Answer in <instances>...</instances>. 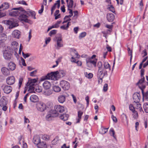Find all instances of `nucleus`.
I'll use <instances>...</instances> for the list:
<instances>
[{
  "label": "nucleus",
  "mask_w": 148,
  "mask_h": 148,
  "mask_svg": "<svg viewBox=\"0 0 148 148\" xmlns=\"http://www.w3.org/2000/svg\"><path fill=\"white\" fill-rule=\"evenodd\" d=\"M37 82V80L35 79H29L26 84V86H28L29 85H35V83Z\"/></svg>",
  "instance_id": "obj_20"
},
{
  "label": "nucleus",
  "mask_w": 148,
  "mask_h": 148,
  "mask_svg": "<svg viewBox=\"0 0 148 148\" xmlns=\"http://www.w3.org/2000/svg\"><path fill=\"white\" fill-rule=\"evenodd\" d=\"M15 79L13 76L9 77L6 79L7 84L9 85L13 84L15 82Z\"/></svg>",
  "instance_id": "obj_12"
},
{
  "label": "nucleus",
  "mask_w": 148,
  "mask_h": 148,
  "mask_svg": "<svg viewBox=\"0 0 148 148\" xmlns=\"http://www.w3.org/2000/svg\"><path fill=\"white\" fill-rule=\"evenodd\" d=\"M44 6L43 4H42L41 6V9L38 11V13L41 14L43 12L44 10Z\"/></svg>",
  "instance_id": "obj_61"
},
{
  "label": "nucleus",
  "mask_w": 148,
  "mask_h": 148,
  "mask_svg": "<svg viewBox=\"0 0 148 148\" xmlns=\"http://www.w3.org/2000/svg\"><path fill=\"white\" fill-rule=\"evenodd\" d=\"M86 35V33L84 32L81 33L79 36V39H81L82 38L85 37Z\"/></svg>",
  "instance_id": "obj_51"
},
{
  "label": "nucleus",
  "mask_w": 148,
  "mask_h": 148,
  "mask_svg": "<svg viewBox=\"0 0 148 148\" xmlns=\"http://www.w3.org/2000/svg\"><path fill=\"white\" fill-rule=\"evenodd\" d=\"M145 77H141V79H140L138 82L136 83V85L137 86H138L139 87V86H142L143 85H141V86H140V85H141L145 81Z\"/></svg>",
  "instance_id": "obj_31"
},
{
  "label": "nucleus",
  "mask_w": 148,
  "mask_h": 148,
  "mask_svg": "<svg viewBox=\"0 0 148 148\" xmlns=\"http://www.w3.org/2000/svg\"><path fill=\"white\" fill-rule=\"evenodd\" d=\"M23 11L25 12H23L22 13H20L19 15V19L21 21H23L26 23H29V21H31L28 19V16L27 15L29 16H30V15L29 14V10L26 11L23 9Z\"/></svg>",
  "instance_id": "obj_3"
},
{
  "label": "nucleus",
  "mask_w": 148,
  "mask_h": 148,
  "mask_svg": "<svg viewBox=\"0 0 148 148\" xmlns=\"http://www.w3.org/2000/svg\"><path fill=\"white\" fill-rule=\"evenodd\" d=\"M9 7V5L8 2H4L3 3L1 6H0V9L3 8V10H6L8 9Z\"/></svg>",
  "instance_id": "obj_25"
},
{
  "label": "nucleus",
  "mask_w": 148,
  "mask_h": 148,
  "mask_svg": "<svg viewBox=\"0 0 148 148\" xmlns=\"http://www.w3.org/2000/svg\"><path fill=\"white\" fill-rule=\"evenodd\" d=\"M83 112L79 110L78 112V118L77 119V123H79L80 122L81 119V116Z\"/></svg>",
  "instance_id": "obj_29"
},
{
  "label": "nucleus",
  "mask_w": 148,
  "mask_h": 148,
  "mask_svg": "<svg viewBox=\"0 0 148 148\" xmlns=\"http://www.w3.org/2000/svg\"><path fill=\"white\" fill-rule=\"evenodd\" d=\"M129 109L130 110L132 111V112H134V111H135V108L132 104L130 105L129 106Z\"/></svg>",
  "instance_id": "obj_60"
},
{
  "label": "nucleus",
  "mask_w": 148,
  "mask_h": 148,
  "mask_svg": "<svg viewBox=\"0 0 148 148\" xmlns=\"http://www.w3.org/2000/svg\"><path fill=\"white\" fill-rule=\"evenodd\" d=\"M108 9L113 13H115V9L112 5H110V7L108 8Z\"/></svg>",
  "instance_id": "obj_44"
},
{
  "label": "nucleus",
  "mask_w": 148,
  "mask_h": 148,
  "mask_svg": "<svg viewBox=\"0 0 148 148\" xmlns=\"http://www.w3.org/2000/svg\"><path fill=\"white\" fill-rule=\"evenodd\" d=\"M60 84L61 87L64 90H68L70 88L69 83L65 80H62L60 82Z\"/></svg>",
  "instance_id": "obj_5"
},
{
  "label": "nucleus",
  "mask_w": 148,
  "mask_h": 148,
  "mask_svg": "<svg viewBox=\"0 0 148 148\" xmlns=\"http://www.w3.org/2000/svg\"><path fill=\"white\" fill-rule=\"evenodd\" d=\"M66 96L65 94L59 96L58 99L59 102L61 103H64L65 100Z\"/></svg>",
  "instance_id": "obj_22"
},
{
  "label": "nucleus",
  "mask_w": 148,
  "mask_h": 148,
  "mask_svg": "<svg viewBox=\"0 0 148 148\" xmlns=\"http://www.w3.org/2000/svg\"><path fill=\"white\" fill-rule=\"evenodd\" d=\"M111 118H112L113 121L115 123H116L117 121V120L115 116H114V115H112L111 116Z\"/></svg>",
  "instance_id": "obj_64"
},
{
  "label": "nucleus",
  "mask_w": 148,
  "mask_h": 148,
  "mask_svg": "<svg viewBox=\"0 0 148 148\" xmlns=\"http://www.w3.org/2000/svg\"><path fill=\"white\" fill-rule=\"evenodd\" d=\"M7 37L6 34L4 33H2L0 35V38H1V39H3V40H6Z\"/></svg>",
  "instance_id": "obj_45"
},
{
  "label": "nucleus",
  "mask_w": 148,
  "mask_h": 148,
  "mask_svg": "<svg viewBox=\"0 0 148 148\" xmlns=\"http://www.w3.org/2000/svg\"><path fill=\"white\" fill-rule=\"evenodd\" d=\"M127 50L130 56V62H131L132 57V50H131L129 47H127Z\"/></svg>",
  "instance_id": "obj_37"
},
{
  "label": "nucleus",
  "mask_w": 148,
  "mask_h": 148,
  "mask_svg": "<svg viewBox=\"0 0 148 148\" xmlns=\"http://www.w3.org/2000/svg\"><path fill=\"white\" fill-rule=\"evenodd\" d=\"M37 70H35L30 73V75L31 76H35V75L37 73Z\"/></svg>",
  "instance_id": "obj_58"
},
{
  "label": "nucleus",
  "mask_w": 148,
  "mask_h": 148,
  "mask_svg": "<svg viewBox=\"0 0 148 148\" xmlns=\"http://www.w3.org/2000/svg\"><path fill=\"white\" fill-rule=\"evenodd\" d=\"M1 71L4 75L7 76L10 74V72L8 69L5 67H3L1 69Z\"/></svg>",
  "instance_id": "obj_21"
},
{
  "label": "nucleus",
  "mask_w": 148,
  "mask_h": 148,
  "mask_svg": "<svg viewBox=\"0 0 148 148\" xmlns=\"http://www.w3.org/2000/svg\"><path fill=\"white\" fill-rule=\"evenodd\" d=\"M104 68L105 69H109V70H110V65L108 62H105L104 64Z\"/></svg>",
  "instance_id": "obj_47"
},
{
  "label": "nucleus",
  "mask_w": 148,
  "mask_h": 148,
  "mask_svg": "<svg viewBox=\"0 0 148 148\" xmlns=\"http://www.w3.org/2000/svg\"><path fill=\"white\" fill-rule=\"evenodd\" d=\"M108 89V84H104L103 86V90L104 91H106Z\"/></svg>",
  "instance_id": "obj_57"
},
{
  "label": "nucleus",
  "mask_w": 148,
  "mask_h": 148,
  "mask_svg": "<svg viewBox=\"0 0 148 148\" xmlns=\"http://www.w3.org/2000/svg\"><path fill=\"white\" fill-rule=\"evenodd\" d=\"M25 12L23 11V9L22 7L13 8L11 11L9 12V15L12 16H19L20 13Z\"/></svg>",
  "instance_id": "obj_1"
},
{
  "label": "nucleus",
  "mask_w": 148,
  "mask_h": 148,
  "mask_svg": "<svg viewBox=\"0 0 148 148\" xmlns=\"http://www.w3.org/2000/svg\"><path fill=\"white\" fill-rule=\"evenodd\" d=\"M6 24L9 25V28L10 29H12L17 26V23H15L13 19H11L6 21Z\"/></svg>",
  "instance_id": "obj_9"
},
{
  "label": "nucleus",
  "mask_w": 148,
  "mask_h": 148,
  "mask_svg": "<svg viewBox=\"0 0 148 148\" xmlns=\"http://www.w3.org/2000/svg\"><path fill=\"white\" fill-rule=\"evenodd\" d=\"M61 21H57V23L54 25L51 26L53 28H57L59 27V24L61 23Z\"/></svg>",
  "instance_id": "obj_39"
},
{
  "label": "nucleus",
  "mask_w": 148,
  "mask_h": 148,
  "mask_svg": "<svg viewBox=\"0 0 148 148\" xmlns=\"http://www.w3.org/2000/svg\"><path fill=\"white\" fill-rule=\"evenodd\" d=\"M33 141L34 143L37 146L39 143L41 142L39 136L37 135L34 136Z\"/></svg>",
  "instance_id": "obj_17"
},
{
  "label": "nucleus",
  "mask_w": 148,
  "mask_h": 148,
  "mask_svg": "<svg viewBox=\"0 0 148 148\" xmlns=\"http://www.w3.org/2000/svg\"><path fill=\"white\" fill-rule=\"evenodd\" d=\"M11 45L12 46H16V47H18V43L16 41H13L11 43Z\"/></svg>",
  "instance_id": "obj_59"
},
{
  "label": "nucleus",
  "mask_w": 148,
  "mask_h": 148,
  "mask_svg": "<svg viewBox=\"0 0 148 148\" xmlns=\"http://www.w3.org/2000/svg\"><path fill=\"white\" fill-rule=\"evenodd\" d=\"M38 148H46V144L43 142H41L37 145Z\"/></svg>",
  "instance_id": "obj_28"
},
{
  "label": "nucleus",
  "mask_w": 148,
  "mask_h": 148,
  "mask_svg": "<svg viewBox=\"0 0 148 148\" xmlns=\"http://www.w3.org/2000/svg\"><path fill=\"white\" fill-rule=\"evenodd\" d=\"M42 138L46 140H48L49 139V136L48 135L44 134L42 136Z\"/></svg>",
  "instance_id": "obj_50"
},
{
  "label": "nucleus",
  "mask_w": 148,
  "mask_h": 148,
  "mask_svg": "<svg viewBox=\"0 0 148 148\" xmlns=\"http://www.w3.org/2000/svg\"><path fill=\"white\" fill-rule=\"evenodd\" d=\"M86 62L87 65L89 67H92V65L96 67L97 60L87 58L86 59Z\"/></svg>",
  "instance_id": "obj_8"
},
{
  "label": "nucleus",
  "mask_w": 148,
  "mask_h": 148,
  "mask_svg": "<svg viewBox=\"0 0 148 148\" xmlns=\"http://www.w3.org/2000/svg\"><path fill=\"white\" fill-rule=\"evenodd\" d=\"M103 69H101L100 70L98 69L97 74V78L101 77L102 76V75L103 74Z\"/></svg>",
  "instance_id": "obj_34"
},
{
  "label": "nucleus",
  "mask_w": 148,
  "mask_h": 148,
  "mask_svg": "<svg viewBox=\"0 0 148 148\" xmlns=\"http://www.w3.org/2000/svg\"><path fill=\"white\" fill-rule=\"evenodd\" d=\"M37 108L38 110L42 112L46 109V105L43 103H40L38 105Z\"/></svg>",
  "instance_id": "obj_13"
},
{
  "label": "nucleus",
  "mask_w": 148,
  "mask_h": 148,
  "mask_svg": "<svg viewBox=\"0 0 148 148\" xmlns=\"http://www.w3.org/2000/svg\"><path fill=\"white\" fill-rule=\"evenodd\" d=\"M22 54L23 57L24 58H27L28 57L31 55L29 53L25 54L23 52H22Z\"/></svg>",
  "instance_id": "obj_52"
},
{
  "label": "nucleus",
  "mask_w": 148,
  "mask_h": 148,
  "mask_svg": "<svg viewBox=\"0 0 148 148\" xmlns=\"http://www.w3.org/2000/svg\"><path fill=\"white\" fill-rule=\"evenodd\" d=\"M42 88L40 86H38V88H36L35 89L36 91L38 92H41L42 91Z\"/></svg>",
  "instance_id": "obj_54"
},
{
  "label": "nucleus",
  "mask_w": 148,
  "mask_h": 148,
  "mask_svg": "<svg viewBox=\"0 0 148 148\" xmlns=\"http://www.w3.org/2000/svg\"><path fill=\"white\" fill-rule=\"evenodd\" d=\"M35 85H29L28 86L29 87V90L28 91H29V92H32L35 89L34 86Z\"/></svg>",
  "instance_id": "obj_40"
},
{
  "label": "nucleus",
  "mask_w": 148,
  "mask_h": 148,
  "mask_svg": "<svg viewBox=\"0 0 148 148\" xmlns=\"http://www.w3.org/2000/svg\"><path fill=\"white\" fill-rule=\"evenodd\" d=\"M29 14H30V15H31L32 16H34V18L35 19L36 18L35 15H36V13H35V12L34 11H32V10H30L29 9Z\"/></svg>",
  "instance_id": "obj_43"
},
{
  "label": "nucleus",
  "mask_w": 148,
  "mask_h": 148,
  "mask_svg": "<svg viewBox=\"0 0 148 148\" xmlns=\"http://www.w3.org/2000/svg\"><path fill=\"white\" fill-rule=\"evenodd\" d=\"M56 72H57V75L58 74L60 77H63L65 76V73L64 72V71L63 70H60L59 71H57Z\"/></svg>",
  "instance_id": "obj_32"
},
{
  "label": "nucleus",
  "mask_w": 148,
  "mask_h": 148,
  "mask_svg": "<svg viewBox=\"0 0 148 148\" xmlns=\"http://www.w3.org/2000/svg\"><path fill=\"white\" fill-rule=\"evenodd\" d=\"M145 86H142V87L139 86V88L142 91L143 96V100L144 97H145L146 99H148V91H147L145 93L144 92L143 89L145 88Z\"/></svg>",
  "instance_id": "obj_14"
},
{
  "label": "nucleus",
  "mask_w": 148,
  "mask_h": 148,
  "mask_svg": "<svg viewBox=\"0 0 148 148\" xmlns=\"http://www.w3.org/2000/svg\"><path fill=\"white\" fill-rule=\"evenodd\" d=\"M133 118L135 119H137L138 118V112L136 111H134L133 112Z\"/></svg>",
  "instance_id": "obj_46"
},
{
  "label": "nucleus",
  "mask_w": 148,
  "mask_h": 148,
  "mask_svg": "<svg viewBox=\"0 0 148 148\" xmlns=\"http://www.w3.org/2000/svg\"><path fill=\"white\" fill-rule=\"evenodd\" d=\"M145 111L147 113H148V104L146 103H145L143 106Z\"/></svg>",
  "instance_id": "obj_41"
},
{
  "label": "nucleus",
  "mask_w": 148,
  "mask_h": 148,
  "mask_svg": "<svg viewBox=\"0 0 148 148\" xmlns=\"http://www.w3.org/2000/svg\"><path fill=\"white\" fill-rule=\"evenodd\" d=\"M103 75L102 76H103V77H104L105 76H107L108 74H107V71L106 70L104 69H103Z\"/></svg>",
  "instance_id": "obj_63"
},
{
  "label": "nucleus",
  "mask_w": 148,
  "mask_h": 148,
  "mask_svg": "<svg viewBox=\"0 0 148 148\" xmlns=\"http://www.w3.org/2000/svg\"><path fill=\"white\" fill-rule=\"evenodd\" d=\"M133 99L134 102L136 103H138L140 101L141 97L139 93L136 92L133 95Z\"/></svg>",
  "instance_id": "obj_10"
},
{
  "label": "nucleus",
  "mask_w": 148,
  "mask_h": 148,
  "mask_svg": "<svg viewBox=\"0 0 148 148\" xmlns=\"http://www.w3.org/2000/svg\"><path fill=\"white\" fill-rule=\"evenodd\" d=\"M12 35L14 38L18 39L21 36V32L18 30H15L13 32Z\"/></svg>",
  "instance_id": "obj_15"
},
{
  "label": "nucleus",
  "mask_w": 148,
  "mask_h": 148,
  "mask_svg": "<svg viewBox=\"0 0 148 148\" xmlns=\"http://www.w3.org/2000/svg\"><path fill=\"white\" fill-rule=\"evenodd\" d=\"M112 30V29H107L106 32H103L104 34H110Z\"/></svg>",
  "instance_id": "obj_53"
},
{
  "label": "nucleus",
  "mask_w": 148,
  "mask_h": 148,
  "mask_svg": "<svg viewBox=\"0 0 148 148\" xmlns=\"http://www.w3.org/2000/svg\"><path fill=\"white\" fill-rule=\"evenodd\" d=\"M85 99L86 101V106L87 107H88L89 104V97L88 96H87L85 98Z\"/></svg>",
  "instance_id": "obj_62"
},
{
  "label": "nucleus",
  "mask_w": 148,
  "mask_h": 148,
  "mask_svg": "<svg viewBox=\"0 0 148 148\" xmlns=\"http://www.w3.org/2000/svg\"><path fill=\"white\" fill-rule=\"evenodd\" d=\"M7 98L5 97H2L0 100V106H3L6 105L8 103Z\"/></svg>",
  "instance_id": "obj_16"
},
{
  "label": "nucleus",
  "mask_w": 148,
  "mask_h": 148,
  "mask_svg": "<svg viewBox=\"0 0 148 148\" xmlns=\"http://www.w3.org/2000/svg\"><path fill=\"white\" fill-rule=\"evenodd\" d=\"M54 110H53L55 112V113L57 114V116L59 115L58 112L62 113L64 110V108L63 106L60 105H56L54 107Z\"/></svg>",
  "instance_id": "obj_7"
},
{
  "label": "nucleus",
  "mask_w": 148,
  "mask_h": 148,
  "mask_svg": "<svg viewBox=\"0 0 148 148\" xmlns=\"http://www.w3.org/2000/svg\"><path fill=\"white\" fill-rule=\"evenodd\" d=\"M102 64L101 62H99L98 63V66L99 68V69L100 70L101 69H103L102 67Z\"/></svg>",
  "instance_id": "obj_55"
},
{
  "label": "nucleus",
  "mask_w": 148,
  "mask_h": 148,
  "mask_svg": "<svg viewBox=\"0 0 148 148\" xmlns=\"http://www.w3.org/2000/svg\"><path fill=\"white\" fill-rule=\"evenodd\" d=\"M58 137L56 136L55 138L52 141V145H55L57 143L58 141Z\"/></svg>",
  "instance_id": "obj_42"
},
{
  "label": "nucleus",
  "mask_w": 148,
  "mask_h": 148,
  "mask_svg": "<svg viewBox=\"0 0 148 148\" xmlns=\"http://www.w3.org/2000/svg\"><path fill=\"white\" fill-rule=\"evenodd\" d=\"M53 110H51L48 112L47 115L46 116V120L48 121H51L53 118L57 117V114Z\"/></svg>",
  "instance_id": "obj_4"
},
{
  "label": "nucleus",
  "mask_w": 148,
  "mask_h": 148,
  "mask_svg": "<svg viewBox=\"0 0 148 148\" xmlns=\"http://www.w3.org/2000/svg\"><path fill=\"white\" fill-rule=\"evenodd\" d=\"M53 89L54 91L56 92H59L61 91L60 88L58 86H55L53 87Z\"/></svg>",
  "instance_id": "obj_35"
},
{
  "label": "nucleus",
  "mask_w": 148,
  "mask_h": 148,
  "mask_svg": "<svg viewBox=\"0 0 148 148\" xmlns=\"http://www.w3.org/2000/svg\"><path fill=\"white\" fill-rule=\"evenodd\" d=\"M30 99L31 101L33 102H36L38 101V98L37 96L35 95H33L31 96Z\"/></svg>",
  "instance_id": "obj_23"
},
{
  "label": "nucleus",
  "mask_w": 148,
  "mask_h": 148,
  "mask_svg": "<svg viewBox=\"0 0 148 148\" xmlns=\"http://www.w3.org/2000/svg\"><path fill=\"white\" fill-rule=\"evenodd\" d=\"M69 116L68 114H64L61 115L60 118L64 121H66L68 119Z\"/></svg>",
  "instance_id": "obj_27"
},
{
  "label": "nucleus",
  "mask_w": 148,
  "mask_h": 148,
  "mask_svg": "<svg viewBox=\"0 0 148 148\" xmlns=\"http://www.w3.org/2000/svg\"><path fill=\"white\" fill-rule=\"evenodd\" d=\"M44 92L45 95L49 96L52 94V91L49 89H45Z\"/></svg>",
  "instance_id": "obj_33"
},
{
  "label": "nucleus",
  "mask_w": 148,
  "mask_h": 148,
  "mask_svg": "<svg viewBox=\"0 0 148 148\" xmlns=\"http://www.w3.org/2000/svg\"><path fill=\"white\" fill-rule=\"evenodd\" d=\"M73 0H69V3L67 4L68 8H73Z\"/></svg>",
  "instance_id": "obj_36"
},
{
  "label": "nucleus",
  "mask_w": 148,
  "mask_h": 148,
  "mask_svg": "<svg viewBox=\"0 0 148 148\" xmlns=\"http://www.w3.org/2000/svg\"><path fill=\"white\" fill-rule=\"evenodd\" d=\"M43 86L45 89H49L51 86L50 83L48 81H45L43 84Z\"/></svg>",
  "instance_id": "obj_24"
},
{
  "label": "nucleus",
  "mask_w": 148,
  "mask_h": 148,
  "mask_svg": "<svg viewBox=\"0 0 148 148\" xmlns=\"http://www.w3.org/2000/svg\"><path fill=\"white\" fill-rule=\"evenodd\" d=\"M57 30H51L49 33V35L50 36H51L52 35L56 34L57 33Z\"/></svg>",
  "instance_id": "obj_48"
},
{
  "label": "nucleus",
  "mask_w": 148,
  "mask_h": 148,
  "mask_svg": "<svg viewBox=\"0 0 148 148\" xmlns=\"http://www.w3.org/2000/svg\"><path fill=\"white\" fill-rule=\"evenodd\" d=\"M12 87L8 86H5L3 88V90L4 92L6 94H8L10 93L12 90Z\"/></svg>",
  "instance_id": "obj_19"
},
{
  "label": "nucleus",
  "mask_w": 148,
  "mask_h": 148,
  "mask_svg": "<svg viewBox=\"0 0 148 148\" xmlns=\"http://www.w3.org/2000/svg\"><path fill=\"white\" fill-rule=\"evenodd\" d=\"M5 40H3V39H0V47L1 46L2 47L4 46H5V44L4 43L5 41Z\"/></svg>",
  "instance_id": "obj_56"
},
{
  "label": "nucleus",
  "mask_w": 148,
  "mask_h": 148,
  "mask_svg": "<svg viewBox=\"0 0 148 148\" xmlns=\"http://www.w3.org/2000/svg\"><path fill=\"white\" fill-rule=\"evenodd\" d=\"M56 39L57 45L56 49H59L63 46V41L61 37H56Z\"/></svg>",
  "instance_id": "obj_11"
},
{
  "label": "nucleus",
  "mask_w": 148,
  "mask_h": 148,
  "mask_svg": "<svg viewBox=\"0 0 148 148\" xmlns=\"http://www.w3.org/2000/svg\"><path fill=\"white\" fill-rule=\"evenodd\" d=\"M57 72H51L50 73H48L45 76L46 79H51L52 80L56 79Z\"/></svg>",
  "instance_id": "obj_6"
},
{
  "label": "nucleus",
  "mask_w": 148,
  "mask_h": 148,
  "mask_svg": "<svg viewBox=\"0 0 148 148\" xmlns=\"http://www.w3.org/2000/svg\"><path fill=\"white\" fill-rule=\"evenodd\" d=\"M110 134L114 138H115L114 136L115 132L114 129L113 128H111L110 130Z\"/></svg>",
  "instance_id": "obj_49"
},
{
  "label": "nucleus",
  "mask_w": 148,
  "mask_h": 148,
  "mask_svg": "<svg viewBox=\"0 0 148 148\" xmlns=\"http://www.w3.org/2000/svg\"><path fill=\"white\" fill-rule=\"evenodd\" d=\"M84 75L88 79H91L93 76V75L92 73H89L88 74L87 72H85Z\"/></svg>",
  "instance_id": "obj_38"
},
{
  "label": "nucleus",
  "mask_w": 148,
  "mask_h": 148,
  "mask_svg": "<svg viewBox=\"0 0 148 148\" xmlns=\"http://www.w3.org/2000/svg\"><path fill=\"white\" fill-rule=\"evenodd\" d=\"M121 117L122 118L123 121V122L126 121L127 124V125L128 123V121L127 119V116L124 113H123L121 115Z\"/></svg>",
  "instance_id": "obj_30"
},
{
  "label": "nucleus",
  "mask_w": 148,
  "mask_h": 148,
  "mask_svg": "<svg viewBox=\"0 0 148 148\" xmlns=\"http://www.w3.org/2000/svg\"><path fill=\"white\" fill-rule=\"evenodd\" d=\"M107 18L109 22H112L114 19V15L112 13H108L107 15Z\"/></svg>",
  "instance_id": "obj_18"
},
{
  "label": "nucleus",
  "mask_w": 148,
  "mask_h": 148,
  "mask_svg": "<svg viewBox=\"0 0 148 148\" xmlns=\"http://www.w3.org/2000/svg\"><path fill=\"white\" fill-rule=\"evenodd\" d=\"M8 66L9 69L11 71L15 70L16 67V64L12 62H10L8 64Z\"/></svg>",
  "instance_id": "obj_26"
},
{
  "label": "nucleus",
  "mask_w": 148,
  "mask_h": 148,
  "mask_svg": "<svg viewBox=\"0 0 148 148\" xmlns=\"http://www.w3.org/2000/svg\"><path fill=\"white\" fill-rule=\"evenodd\" d=\"M13 51L10 47L5 48L3 53V56L4 58L8 60H10L12 56Z\"/></svg>",
  "instance_id": "obj_2"
}]
</instances>
